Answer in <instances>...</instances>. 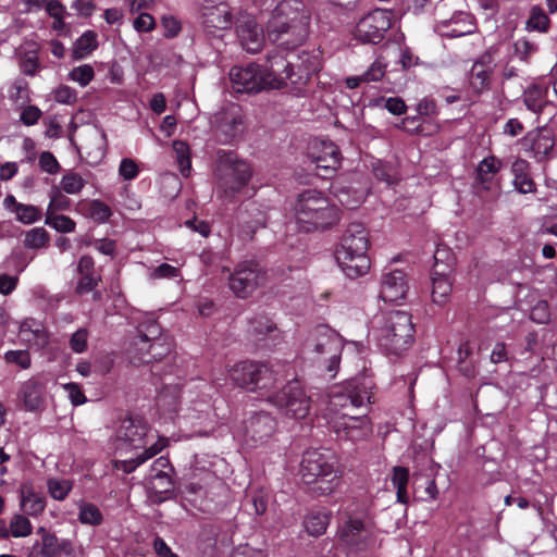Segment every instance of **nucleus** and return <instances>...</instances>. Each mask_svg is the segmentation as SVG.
<instances>
[{
	"mask_svg": "<svg viewBox=\"0 0 557 557\" xmlns=\"http://www.w3.org/2000/svg\"><path fill=\"white\" fill-rule=\"evenodd\" d=\"M406 281H383L380 297L385 302L399 304L407 294Z\"/></svg>",
	"mask_w": 557,
	"mask_h": 557,
	"instance_id": "obj_34",
	"label": "nucleus"
},
{
	"mask_svg": "<svg viewBox=\"0 0 557 557\" xmlns=\"http://www.w3.org/2000/svg\"><path fill=\"white\" fill-rule=\"evenodd\" d=\"M512 186L521 195L535 194L537 185L532 177L531 163L523 158H516L511 164Z\"/></svg>",
	"mask_w": 557,
	"mask_h": 557,
	"instance_id": "obj_25",
	"label": "nucleus"
},
{
	"mask_svg": "<svg viewBox=\"0 0 557 557\" xmlns=\"http://www.w3.org/2000/svg\"><path fill=\"white\" fill-rule=\"evenodd\" d=\"M72 480L62 478H49L47 480L48 493L54 500H64L72 491Z\"/></svg>",
	"mask_w": 557,
	"mask_h": 557,
	"instance_id": "obj_38",
	"label": "nucleus"
},
{
	"mask_svg": "<svg viewBox=\"0 0 557 557\" xmlns=\"http://www.w3.org/2000/svg\"><path fill=\"white\" fill-rule=\"evenodd\" d=\"M374 382L362 374L335 387L330 394L329 423L338 440L359 442L372 434V423L367 414H352L355 409L368 408L373 397Z\"/></svg>",
	"mask_w": 557,
	"mask_h": 557,
	"instance_id": "obj_1",
	"label": "nucleus"
},
{
	"mask_svg": "<svg viewBox=\"0 0 557 557\" xmlns=\"http://www.w3.org/2000/svg\"><path fill=\"white\" fill-rule=\"evenodd\" d=\"M243 116L224 113L218 121L215 136L222 144H231L243 133Z\"/></svg>",
	"mask_w": 557,
	"mask_h": 557,
	"instance_id": "obj_28",
	"label": "nucleus"
},
{
	"mask_svg": "<svg viewBox=\"0 0 557 557\" xmlns=\"http://www.w3.org/2000/svg\"><path fill=\"white\" fill-rule=\"evenodd\" d=\"M392 27V12L375 9L364 15L356 25L355 37L363 44H380Z\"/></svg>",
	"mask_w": 557,
	"mask_h": 557,
	"instance_id": "obj_15",
	"label": "nucleus"
},
{
	"mask_svg": "<svg viewBox=\"0 0 557 557\" xmlns=\"http://www.w3.org/2000/svg\"><path fill=\"white\" fill-rule=\"evenodd\" d=\"M173 150L175 151L181 173L184 176H188L191 169L189 146L185 141L175 140L173 143Z\"/></svg>",
	"mask_w": 557,
	"mask_h": 557,
	"instance_id": "obj_46",
	"label": "nucleus"
},
{
	"mask_svg": "<svg viewBox=\"0 0 557 557\" xmlns=\"http://www.w3.org/2000/svg\"><path fill=\"white\" fill-rule=\"evenodd\" d=\"M230 289L238 298H247L257 287V281H230Z\"/></svg>",
	"mask_w": 557,
	"mask_h": 557,
	"instance_id": "obj_56",
	"label": "nucleus"
},
{
	"mask_svg": "<svg viewBox=\"0 0 557 557\" xmlns=\"http://www.w3.org/2000/svg\"><path fill=\"white\" fill-rule=\"evenodd\" d=\"M276 329L271 319L264 314H258L249 321V333L256 336L265 335Z\"/></svg>",
	"mask_w": 557,
	"mask_h": 557,
	"instance_id": "obj_48",
	"label": "nucleus"
},
{
	"mask_svg": "<svg viewBox=\"0 0 557 557\" xmlns=\"http://www.w3.org/2000/svg\"><path fill=\"white\" fill-rule=\"evenodd\" d=\"M173 473V468L165 457L158 458L151 466L147 481L159 478L162 474Z\"/></svg>",
	"mask_w": 557,
	"mask_h": 557,
	"instance_id": "obj_58",
	"label": "nucleus"
},
{
	"mask_svg": "<svg viewBox=\"0 0 557 557\" xmlns=\"http://www.w3.org/2000/svg\"><path fill=\"white\" fill-rule=\"evenodd\" d=\"M18 333L22 341L30 346L42 348L48 344V333L42 324L34 319L24 320L20 325Z\"/></svg>",
	"mask_w": 557,
	"mask_h": 557,
	"instance_id": "obj_29",
	"label": "nucleus"
},
{
	"mask_svg": "<svg viewBox=\"0 0 557 557\" xmlns=\"http://www.w3.org/2000/svg\"><path fill=\"white\" fill-rule=\"evenodd\" d=\"M12 211L16 214V219L24 224L35 223L42 216L41 210L33 205L16 203Z\"/></svg>",
	"mask_w": 557,
	"mask_h": 557,
	"instance_id": "obj_44",
	"label": "nucleus"
},
{
	"mask_svg": "<svg viewBox=\"0 0 557 557\" xmlns=\"http://www.w3.org/2000/svg\"><path fill=\"white\" fill-rule=\"evenodd\" d=\"M524 151L530 152L537 163H547L555 158L556 137L554 131L543 126L529 131L521 139Z\"/></svg>",
	"mask_w": 557,
	"mask_h": 557,
	"instance_id": "obj_17",
	"label": "nucleus"
},
{
	"mask_svg": "<svg viewBox=\"0 0 557 557\" xmlns=\"http://www.w3.org/2000/svg\"><path fill=\"white\" fill-rule=\"evenodd\" d=\"M45 223L59 233H72L76 227L75 221L70 216L51 212H46Z\"/></svg>",
	"mask_w": 557,
	"mask_h": 557,
	"instance_id": "obj_42",
	"label": "nucleus"
},
{
	"mask_svg": "<svg viewBox=\"0 0 557 557\" xmlns=\"http://www.w3.org/2000/svg\"><path fill=\"white\" fill-rule=\"evenodd\" d=\"M338 543L349 553L366 552L375 545V531L372 523L359 516L342 518L337 529Z\"/></svg>",
	"mask_w": 557,
	"mask_h": 557,
	"instance_id": "obj_12",
	"label": "nucleus"
},
{
	"mask_svg": "<svg viewBox=\"0 0 557 557\" xmlns=\"http://www.w3.org/2000/svg\"><path fill=\"white\" fill-rule=\"evenodd\" d=\"M237 36L242 47L249 53H257L264 42L262 28L253 20L242 22L236 27Z\"/></svg>",
	"mask_w": 557,
	"mask_h": 557,
	"instance_id": "obj_26",
	"label": "nucleus"
},
{
	"mask_svg": "<svg viewBox=\"0 0 557 557\" xmlns=\"http://www.w3.org/2000/svg\"><path fill=\"white\" fill-rule=\"evenodd\" d=\"M149 498L152 503H162L172 496L174 482L172 473L162 474L159 478L147 481Z\"/></svg>",
	"mask_w": 557,
	"mask_h": 557,
	"instance_id": "obj_31",
	"label": "nucleus"
},
{
	"mask_svg": "<svg viewBox=\"0 0 557 557\" xmlns=\"http://www.w3.org/2000/svg\"><path fill=\"white\" fill-rule=\"evenodd\" d=\"M267 397L272 405L282 410L286 416L302 419L309 412V397L306 396L298 381L289 382L280 392L268 394Z\"/></svg>",
	"mask_w": 557,
	"mask_h": 557,
	"instance_id": "obj_14",
	"label": "nucleus"
},
{
	"mask_svg": "<svg viewBox=\"0 0 557 557\" xmlns=\"http://www.w3.org/2000/svg\"><path fill=\"white\" fill-rule=\"evenodd\" d=\"M139 169L135 160L124 158L119 168V174L126 181H132L137 177Z\"/></svg>",
	"mask_w": 557,
	"mask_h": 557,
	"instance_id": "obj_62",
	"label": "nucleus"
},
{
	"mask_svg": "<svg viewBox=\"0 0 557 557\" xmlns=\"http://www.w3.org/2000/svg\"><path fill=\"white\" fill-rule=\"evenodd\" d=\"M177 374L175 375V377ZM164 381L163 386L158 392L157 404L160 408L166 411H176L180 400L178 385L174 383V375H169Z\"/></svg>",
	"mask_w": 557,
	"mask_h": 557,
	"instance_id": "obj_30",
	"label": "nucleus"
},
{
	"mask_svg": "<svg viewBox=\"0 0 557 557\" xmlns=\"http://www.w3.org/2000/svg\"><path fill=\"white\" fill-rule=\"evenodd\" d=\"M72 201L62 194L58 186H52L50 191V201L46 212L55 214L58 211H66L70 209Z\"/></svg>",
	"mask_w": 557,
	"mask_h": 557,
	"instance_id": "obj_47",
	"label": "nucleus"
},
{
	"mask_svg": "<svg viewBox=\"0 0 557 557\" xmlns=\"http://www.w3.org/2000/svg\"><path fill=\"white\" fill-rule=\"evenodd\" d=\"M88 332L86 329H78L70 339V347L76 354H82L87 349Z\"/></svg>",
	"mask_w": 557,
	"mask_h": 557,
	"instance_id": "obj_60",
	"label": "nucleus"
},
{
	"mask_svg": "<svg viewBox=\"0 0 557 557\" xmlns=\"http://www.w3.org/2000/svg\"><path fill=\"white\" fill-rule=\"evenodd\" d=\"M411 315L401 310L375 315L371 322L369 336L387 354L400 356L413 343Z\"/></svg>",
	"mask_w": 557,
	"mask_h": 557,
	"instance_id": "obj_5",
	"label": "nucleus"
},
{
	"mask_svg": "<svg viewBox=\"0 0 557 557\" xmlns=\"http://www.w3.org/2000/svg\"><path fill=\"white\" fill-rule=\"evenodd\" d=\"M38 533L41 536L30 546L27 557H61L69 544L67 541L58 539L44 528H40Z\"/></svg>",
	"mask_w": 557,
	"mask_h": 557,
	"instance_id": "obj_24",
	"label": "nucleus"
},
{
	"mask_svg": "<svg viewBox=\"0 0 557 557\" xmlns=\"http://www.w3.org/2000/svg\"><path fill=\"white\" fill-rule=\"evenodd\" d=\"M200 23L209 34L225 30L233 24L230 5L222 0H202L199 9Z\"/></svg>",
	"mask_w": 557,
	"mask_h": 557,
	"instance_id": "obj_18",
	"label": "nucleus"
},
{
	"mask_svg": "<svg viewBox=\"0 0 557 557\" xmlns=\"http://www.w3.org/2000/svg\"><path fill=\"white\" fill-rule=\"evenodd\" d=\"M311 12L301 0H282L267 25L269 39L278 47L302 45L310 30Z\"/></svg>",
	"mask_w": 557,
	"mask_h": 557,
	"instance_id": "obj_3",
	"label": "nucleus"
},
{
	"mask_svg": "<svg viewBox=\"0 0 557 557\" xmlns=\"http://www.w3.org/2000/svg\"><path fill=\"white\" fill-rule=\"evenodd\" d=\"M50 235L44 227H34L25 233L24 246L29 249L48 247Z\"/></svg>",
	"mask_w": 557,
	"mask_h": 557,
	"instance_id": "obj_41",
	"label": "nucleus"
},
{
	"mask_svg": "<svg viewBox=\"0 0 557 557\" xmlns=\"http://www.w3.org/2000/svg\"><path fill=\"white\" fill-rule=\"evenodd\" d=\"M275 430V420L264 411L255 412L242 426V436L246 445L257 447L268 442Z\"/></svg>",
	"mask_w": 557,
	"mask_h": 557,
	"instance_id": "obj_19",
	"label": "nucleus"
},
{
	"mask_svg": "<svg viewBox=\"0 0 557 557\" xmlns=\"http://www.w3.org/2000/svg\"><path fill=\"white\" fill-rule=\"evenodd\" d=\"M331 515L329 511H311L304 520L306 531L312 536L322 535L330 524Z\"/></svg>",
	"mask_w": 557,
	"mask_h": 557,
	"instance_id": "obj_33",
	"label": "nucleus"
},
{
	"mask_svg": "<svg viewBox=\"0 0 557 557\" xmlns=\"http://www.w3.org/2000/svg\"><path fill=\"white\" fill-rule=\"evenodd\" d=\"M449 251L447 249L437 248L434 252V265L431 278H447L449 273L447 269L449 268L448 263L443 262L444 257H448Z\"/></svg>",
	"mask_w": 557,
	"mask_h": 557,
	"instance_id": "obj_54",
	"label": "nucleus"
},
{
	"mask_svg": "<svg viewBox=\"0 0 557 557\" xmlns=\"http://www.w3.org/2000/svg\"><path fill=\"white\" fill-rule=\"evenodd\" d=\"M218 163L224 170L221 177V188L223 196L234 200L248 185L252 169L250 164L237 158L235 151L219 150Z\"/></svg>",
	"mask_w": 557,
	"mask_h": 557,
	"instance_id": "obj_11",
	"label": "nucleus"
},
{
	"mask_svg": "<svg viewBox=\"0 0 557 557\" xmlns=\"http://www.w3.org/2000/svg\"><path fill=\"white\" fill-rule=\"evenodd\" d=\"M400 127L405 132H407L411 135L426 136V135L432 134V132H433V131H425L424 120L419 115L407 116V117L403 119V121L400 123Z\"/></svg>",
	"mask_w": 557,
	"mask_h": 557,
	"instance_id": "obj_49",
	"label": "nucleus"
},
{
	"mask_svg": "<svg viewBox=\"0 0 557 557\" xmlns=\"http://www.w3.org/2000/svg\"><path fill=\"white\" fill-rule=\"evenodd\" d=\"M41 115L42 112L38 107L29 104L22 110L20 121L26 126H32L38 123Z\"/></svg>",
	"mask_w": 557,
	"mask_h": 557,
	"instance_id": "obj_61",
	"label": "nucleus"
},
{
	"mask_svg": "<svg viewBox=\"0 0 557 557\" xmlns=\"http://www.w3.org/2000/svg\"><path fill=\"white\" fill-rule=\"evenodd\" d=\"M97 48V34L94 30H86L75 40L73 45L72 57L74 60L85 59Z\"/></svg>",
	"mask_w": 557,
	"mask_h": 557,
	"instance_id": "obj_32",
	"label": "nucleus"
},
{
	"mask_svg": "<svg viewBox=\"0 0 557 557\" xmlns=\"http://www.w3.org/2000/svg\"><path fill=\"white\" fill-rule=\"evenodd\" d=\"M172 349L171 337L162 334L160 325L152 321L145 332L139 331L138 338L132 344L128 350L129 361L134 366L151 363V373L160 379H166L168 374L178 373L173 363Z\"/></svg>",
	"mask_w": 557,
	"mask_h": 557,
	"instance_id": "obj_2",
	"label": "nucleus"
},
{
	"mask_svg": "<svg viewBox=\"0 0 557 557\" xmlns=\"http://www.w3.org/2000/svg\"><path fill=\"white\" fill-rule=\"evenodd\" d=\"M39 166L49 174H57L60 171V163L50 151H44L39 156Z\"/></svg>",
	"mask_w": 557,
	"mask_h": 557,
	"instance_id": "obj_59",
	"label": "nucleus"
},
{
	"mask_svg": "<svg viewBox=\"0 0 557 557\" xmlns=\"http://www.w3.org/2000/svg\"><path fill=\"white\" fill-rule=\"evenodd\" d=\"M9 536L13 537H26L32 531L33 527L28 520L23 515H14L9 523Z\"/></svg>",
	"mask_w": 557,
	"mask_h": 557,
	"instance_id": "obj_45",
	"label": "nucleus"
},
{
	"mask_svg": "<svg viewBox=\"0 0 557 557\" xmlns=\"http://www.w3.org/2000/svg\"><path fill=\"white\" fill-rule=\"evenodd\" d=\"M295 65L278 49L269 52L261 71L269 89H281L288 85V82L300 91L317 71L314 65Z\"/></svg>",
	"mask_w": 557,
	"mask_h": 557,
	"instance_id": "obj_9",
	"label": "nucleus"
},
{
	"mask_svg": "<svg viewBox=\"0 0 557 557\" xmlns=\"http://www.w3.org/2000/svg\"><path fill=\"white\" fill-rule=\"evenodd\" d=\"M70 79L78 83L82 87L87 86L95 77V71L91 65L83 64L71 70Z\"/></svg>",
	"mask_w": 557,
	"mask_h": 557,
	"instance_id": "obj_52",
	"label": "nucleus"
},
{
	"mask_svg": "<svg viewBox=\"0 0 557 557\" xmlns=\"http://www.w3.org/2000/svg\"><path fill=\"white\" fill-rule=\"evenodd\" d=\"M78 520L82 524L100 525L103 521L101 510L92 503H81L78 505Z\"/></svg>",
	"mask_w": 557,
	"mask_h": 557,
	"instance_id": "obj_39",
	"label": "nucleus"
},
{
	"mask_svg": "<svg viewBox=\"0 0 557 557\" xmlns=\"http://www.w3.org/2000/svg\"><path fill=\"white\" fill-rule=\"evenodd\" d=\"M21 506L23 511L28 516H39L46 508V499L42 495L34 491L22 493Z\"/></svg>",
	"mask_w": 557,
	"mask_h": 557,
	"instance_id": "obj_35",
	"label": "nucleus"
},
{
	"mask_svg": "<svg viewBox=\"0 0 557 557\" xmlns=\"http://www.w3.org/2000/svg\"><path fill=\"white\" fill-rule=\"evenodd\" d=\"M369 246V232L366 226L359 222L350 223L335 249V260L347 278H358L368 274L371 268L367 255Z\"/></svg>",
	"mask_w": 557,
	"mask_h": 557,
	"instance_id": "obj_7",
	"label": "nucleus"
},
{
	"mask_svg": "<svg viewBox=\"0 0 557 557\" xmlns=\"http://www.w3.org/2000/svg\"><path fill=\"white\" fill-rule=\"evenodd\" d=\"M343 348L344 338L334 330L320 325L305 341L302 354L306 360L326 371L330 377H334L339 367Z\"/></svg>",
	"mask_w": 557,
	"mask_h": 557,
	"instance_id": "obj_8",
	"label": "nucleus"
},
{
	"mask_svg": "<svg viewBox=\"0 0 557 557\" xmlns=\"http://www.w3.org/2000/svg\"><path fill=\"white\" fill-rule=\"evenodd\" d=\"M225 461L216 455H196L193 463V479H200L205 484H212L222 473Z\"/></svg>",
	"mask_w": 557,
	"mask_h": 557,
	"instance_id": "obj_23",
	"label": "nucleus"
},
{
	"mask_svg": "<svg viewBox=\"0 0 557 557\" xmlns=\"http://www.w3.org/2000/svg\"><path fill=\"white\" fill-rule=\"evenodd\" d=\"M39 60L37 58V55L34 53H26L22 61H21V71L25 74V75H29V76H34L37 71L39 70Z\"/></svg>",
	"mask_w": 557,
	"mask_h": 557,
	"instance_id": "obj_64",
	"label": "nucleus"
},
{
	"mask_svg": "<svg viewBox=\"0 0 557 557\" xmlns=\"http://www.w3.org/2000/svg\"><path fill=\"white\" fill-rule=\"evenodd\" d=\"M294 214L299 231L306 233L325 231L341 220L339 208L324 193L317 189H306L298 195Z\"/></svg>",
	"mask_w": 557,
	"mask_h": 557,
	"instance_id": "obj_6",
	"label": "nucleus"
},
{
	"mask_svg": "<svg viewBox=\"0 0 557 557\" xmlns=\"http://www.w3.org/2000/svg\"><path fill=\"white\" fill-rule=\"evenodd\" d=\"M493 74L494 54L487 50L474 60L468 73V84L471 92L481 96L488 91L492 86Z\"/></svg>",
	"mask_w": 557,
	"mask_h": 557,
	"instance_id": "obj_20",
	"label": "nucleus"
},
{
	"mask_svg": "<svg viewBox=\"0 0 557 557\" xmlns=\"http://www.w3.org/2000/svg\"><path fill=\"white\" fill-rule=\"evenodd\" d=\"M453 289L450 281H432V299L435 304L443 305L447 301Z\"/></svg>",
	"mask_w": 557,
	"mask_h": 557,
	"instance_id": "obj_53",
	"label": "nucleus"
},
{
	"mask_svg": "<svg viewBox=\"0 0 557 557\" xmlns=\"http://www.w3.org/2000/svg\"><path fill=\"white\" fill-rule=\"evenodd\" d=\"M335 457L330 451L308 450L301 460L300 473L306 484H313L319 495L331 494L339 483Z\"/></svg>",
	"mask_w": 557,
	"mask_h": 557,
	"instance_id": "obj_10",
	"label": "nucleus"
},
{
	"mask_svg": "<svg viewBox=\"0 0 557 557\" xmlns=\"http://www.w3.org/2000/svg\"><path fill=\"white\" fill-rule=\"evenodd\" d=\"M226 373L235 385L251 392L264 391L268 394L276 383L273 370L265 363L242 361L226 369Z\"/></svg>",
	"mask_w": 557,
	"mask_h": 557,
	"instance_id": "obj_13",
	"label": "nucleus"
},
{
	"mask_svg": "<svg viewBox=\"0 0 557 557\" xmlns=\"http://www.w3.org/2000/svg\"><path fill=\"white\" fill-rule=\"evenodd\" d=\"M235 274L238 276L237 278H249L250 275L253 276L252 278H265L267 276L264 269L253 259L239 262L235 268Z\"/></svg>",
	"mask_w": 557,
	"mask_h": 557,
	"instance_id": "obj_43",
	"label": "nucleus"
},
{
	"mask_svg": "<svg viewBox=\"0 0 557 557\" xmlns=\"http://www.w3.org/2000/svg\"><path fill=\"white\" fill-rule=\"evenodd\" d=\"M309 156L315 165L317 175L323 180L334 177L342 164L339 148L329 139L314 140Z\"/></svg>",
	"mask_w": 557,
	"mask_h": 557,
	"instance_id": "obj_16",
	"label": "nucleus"
},
{
	"mask_svg": "<svg viewBox=\"0 0 557 557\" xmlns=\"http://www.w3.org/2000/svg\"><path fill=\"white\" fill-rule=\"evenodd\" d=\"M545 98L546 89L540 85H533L524 91L523 102L530 111L540 113L545 106Z\"/></svg>",
	"mask_w": 557,
	"mask_h": 557,
	"instance_id": "obj_37",
	"label": "nucleus"
},
{
	"mask_svg": "<svg viewBox=\"0 0 557 557\" xmlns=\"http://www.w3.org/2000/svg\"><path fill=\"white\" fill-rule=\"evenodd\" d=\"M4 360L8 363H14L21 369H28L32 364V359L28 350H8L4 354Z\"/></svg>",
	"mask_w": 557,
	"mask_h": 557,
	"instance_id": "obj_55",
	"label": "nucleus"
},
{
	"mask_svg": "<svg viewBox=\"0 0 557 557\" xmlns=\"http://www.w3.org/2000/svg\"><path fill=\"white\" fill-rule=\"evenodd\" d=\"M502 168L503 161L494 154H490L479 162L474 177V189L478 195L482 196L483 191L487 193L499 186L496 175Z\"/></svg>",
	"mask_w": 557,
	"mask_h": 557,
	"instance_id": "obj_22",
	"label": "nucleus"
},
{
	"mask_svg": "<svg viewBox=\"0 0 557 557\" xmlns=\"http://www.w3.org/2000/svg\"><path fill=\"white\" fill-rule=\"evenodd\" d=\"M149 432L148 425L139 419H125L116 432V450L122 455L131 450L144 449L135 458L116 460L114 467L125 473L133 472L137 467L159 454L166 445L165 437H158Z\"/></svg>",
	"mask_w": 557,
	"mask_h": 557,
	"instance_id": "obj_4",
	"label": "nucleus"
},
{
	"mask_svg": "<svg viewBox=\"0 0 557 557\" xmlns=\"http://www.w3.org/2000/svg\"><path fill=\"white\" fill-rule=\"evenodd\" d=\"M530 318L536 323H546L549 321L550 313L546 301H539L531 310Z\"/></svg>",
	"mask_w": 557,
	"mask_h": 557,
	"instance_id": "obj_63",
	"label": "nucleus"
},
{
	"mask_svg": "<svg viewBox=\"0 0 557 557\" xmlns=\"http://www.w3.org/2000/svg\"><path fill=\"white\" fill-rule=\"evenodd\" d=\"M87 212L92 220L99 223L108 221L112 214L110 207L100 200H91L88 203Z\"/></svg>",
	"mask_w": 557,
	"mask_h": 557,
	"instance_id": "obj_50",
	"label": "nucleus"
},
{
	"mask_svg": "<svg viewBox=\"0 0 557 557\" xmlns=\"http://www.w3.org/2000/svg\"><path fill=\"white\" fill-rule=\"evenodd\" d=\"M18 396L27 411L38 412L45 408V385L36 379L25 381Z\"/></svg>",
	"mask_w": 557,
	"mask_h": 557,
	"instance_id": "obj_27",
	"label": "nucleus"
},
{
	"mask_svg": "<svg viewBox=\"0 0 557 557\" xmlns=\"http://www.w3.org/2000/svg\"><path fill=\"white\" fill-rule=\"evenodd\" d=\"M57 102L63 104H73L77 100V92L67 85H60L53 92Z\"/></svg>",
	"mask_w": 557,
	"mask_h": 557,
	"instance_id": "obj_57",
	"label": "nucleus"
},
{
	"mask_svg": "<svg viewBox=\"0 0 557 557\" xmlns=\"http://www.w3.org/2000/svg\"><path fill=\"white\" fill-rule=\"evenodd\" d=\"M85 186V181L75 172H69L61 180V188L66 194H78Z\"/></svg>",
	"mask_w": 557,
	"mask_h": 557,
	"instance_id": "obj_51",
	"label": "nucleus"
},
{
	"mask_svg": "<svg viewBox=\"0 0 557 557\" xmlns=\"http://www.w3.org/2000/svg\"><path fill=\"white\" fill-rule=\"evenodd\" d=\"M409 481V471L404 467H395L392 474V484L396 488L397 502L407 504L409 496L407 493V485Z\"/></svg>",
	"mask_w": 557,
	"mask_h": 557,
	"instance_id": "obj_36",
	"label": "nucleus"
},
{
	"mask_svg": "<svg viewBox=\"0 0 557 557\" xmlns=\"http://www.w3.org/2000/svg\"><path fill=\"white\" fill-rule=\"evenodd\" d=\"M525 26L528 30L546 33L549 29L550 20L540 5H533Z\"/></svg>",
	"mask_w": 557,
	"mask_h": 557,
	"instance_id": "obj_40",
	"label": "nucleus"
},
{
	"mask_svg": "<svg viewBox=\"0 0 557 557\" xmlns=\"http://www.w3.org/2000/svg\"><path fill=\"white\" fill-rule=\"evenodd\" d=\"M230 79L235 92H258L269 89L261 71V66L255 63L243 66H233L230 71Z\"/></svg>",
	"mask_w": 557,
	"mask_h": 557,
	"instance_id": "obj_21",
	"label": "nucleus"
}]
</instances>
